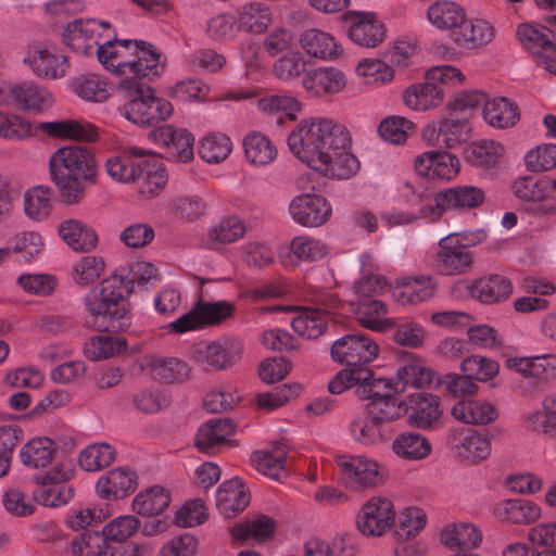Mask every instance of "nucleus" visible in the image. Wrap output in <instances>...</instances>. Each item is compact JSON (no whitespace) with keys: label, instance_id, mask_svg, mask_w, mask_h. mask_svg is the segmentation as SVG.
I'll return each mask as SVG.
<instances>
[{"label":"nucleus","instance_id":"obj_1","mask_svg":"<svg viewBox=\"0 0 556 556\" xmlns=\"http://www.w3.org/2000/svg\"><path fill=\"white\" fill-rule=\"evenodd\" d=\"M98 170L93 152L83 146L62 147L49 160L50 178L65 205L84 200L87 188L97 182Z\"/></svg>","mask_w":556,"mask_h":556},{"label":"nucleus","instance_id":"obj_2","mask_svg":"<svg viewBox=\"0 0 556 556\" xmlns=\"http://www.w3.org/2000/svg\"><path fill=\"white\" fill-rule=\"evenodd\" d=\"M135 278L127 280L123 276L111 275L101 280L85 296L86 309L99 331L117 332L128 325Z\"/></svg>","mask_w":556,"mask_h":556},{"label":"nucleus","instance_id":"obj_3","mask_svg":"<svg viewBox=\"0 0 556 556\" xmlns=\"http://www.w3.org/2000/svg\"><path fill=\"white\" fill-rule=\"evenodd\" d=\"M118 89L128 99L123 105V115L134 124L155 128L173 115V104L164 98L156 97L155 90L147 80L123 77L118 81Z\"/></svg>","mask_w":556,"mask_h":556},{"label":"nucleus","instance_id":"obj_4","mask_svg":"<svg viewBox=\"0 0 556 556\" xmlns=\"http://www.w3.org/2000/svg\"><path fill=\"white\" fill-rule=\"evenodd\" d=\"M330 127V119L302 121L288 136L290 151L303 163L314 168L327 155L320 148L325 132Z\"/></svg>","mask_w":556,"mask_h":556},{"label":"nucleus","instance_id":"obj_5","mask_svg":"<svg viewBox=\"0 0 556 556\" xmlns=\"http://www.w3.org/2000/svg\"><path fill=\"white\" fill-rule=\"evenodd\" d=\"M379 354L378 344L363 333H349L336 340L330 349L331 358L353 370H369L366 365Z\"/></svg>","mask_w":556,"mask_h":556},{"label":"nucleus","instance_id":"obj_6","mask_svg":"<svg viewBox=\"0 0 556 556\" xmlns=\"http://www.w3.org/2000/svg\"><path fill=\"white\" fill-rule=\"evenodd\" d=\"M349 39L363 48H376L387 37V27L375 12L349 10L341 15Z\"/></svg>","mask_w":556,"mask_h":556},{"label":"nucleus","instance_id":"obj_7","mask_svg":"<svg viewBox=\"0 0 556 556\" xmlns=\"http://www.w3.org/2000/svg\"><path fill=\"white\" fill-rule=\"evenodd\" d=\"M338 466L339 482L352 490L363 491L384 483L386 472L380 469L379 464L364 456L349 459L341 457Z\"/></svg>","mask_w":556,"mask_h":556},{"label":"nucleus","instance_id":"obj_8","mask_svg":"<svg viewBox=\"0 0 556 556\" xmlns=\"http://www.w3.org/2000/svg\"><path fill=\"white\" fill-rule=\"evenodd\" d=\"M73 476L70 465L58 464L51 470L35 476L34 480L42 488L34 492L36 501L47 507H59L73 497V489L63 484Z\"/></svg>","mask_w":556,"mask_h":556},{"label":"nucleus","instance_id":"obj_9","mask_svg":"<svg viewBox=\"0 0 556 556\" xmlns=\"http://www.w3.org/2000/svg\"><path fill=\"white\" fill-rule=\"evenodd\" d=\"M511 191L526 212L539 217L556 215V198L547 194L542 180L532 176L519 177L513 182Z\"/></svg>","mask_w":556,"mask_h":556},{"label":"nucleus","instance_id":"obj_10","mask_svg":"<svg viewBox=\"0 0 556 556\" xmlns=\"http://www.w3.org/2000/svg\"><path fill=\"white\" fill-rule=\"evenodd\" d=\"M393 503L387 497L375 496L363 504L356 515V527L366 536H381L395 523Z\"/></svg>","mask_w":556,"mask_h":556},{"label":"nucleus","instance_id":"obj_11","mask_svg":"<svg viewBox=\"0 0 556 556\" xmlns=\"http://www.w3.org/2000/svg\"><path fill=\"white\" fill-rule=\"evenodd\" d=\"M383 384L388 391L393 389L386 379L369 381L366 388V397L369 400L366 410L371 418L381 421L386 427L407 413V405L390 392L381 393L378 389Z\"/></svg>","mask_w":556,"mask_h":556},{"label":"nucleus","instance_id":"obj_12","mask_svg":"<svg viewBox=\"0 0 556 556\" xmlns=\"http://www.w3.org/2000/svg\"><path fill=\"white\" fill-rule=\"evenodd\" d=\"M148 137L161 146L168 157L184 163L193 160L194 137L188 129L163 125L151 130Z\"/></svg>","mask_w":556,"mask_h":556},{"label":"nucleus","instance_id":"obj_13","mask_svg":"<svg viewBox=\"0 0 556 556\" xmlns=\"http://www.w3.org/2000/svg\"><path fill=\"white\" fill-rule=\"evenodd\" d=\"M134 45L138 51L137 60L118 62V68L123 73H128L125 77H137L140 80L150 81L153 77L161 74V54L153 45L143 40H123L121 46L129 48Z\"/></svg>","mask_w":556,"mask_h":556},{"label":"nucleus","instance_id":"obj_14","mask_svg":"<svg viewBox=\"0 0 556 556\" xmlns=\"http://www.w3.org/2000/svg\"><path fill=\"white\" fill-rule=\"evenodd\" d=\"M289 212L293 220L304 227H318L331 216V205L320 194L303 193L292 199Z\"/></svg>","mask_w":556,"mask_h":556},{"label":"nucleus","instance_id":"obj_15","mask_svg":"<svg viewBox=\"0 0 556 556\" xmlns=\"http://www.w3.org/2000/svg\"><path fill=\"white\" fill-rule=\"evenodd\" d=\"M414 168L422 177L448 181L458 175L460 163L450 152L427 151L415 159Z\"/></svg>","mask_w":556,"mask_h":556},{"label":"nucleus","instance_id":"obj_16","mask_svg":"<svg viewBox=\"0 0 556 556\" xmlns=\"http://www.w3.org/2000/svg\"><path fill=\"white\" fill-rule=\"evenodd\" d=\"M397 356L402 358L403 365L396 370L397 381L393 387L395 393L404 392L407 386L422 389L432 383L435 372L422 359L409 352H400Z\"/></svg>","mask_w":556,"mask_h":556},{"label":"nucleus","instance_id":"obj_17","mask_svg":"<svg viewBox=\"0 0 556 556\" xmlns=\"http://www.w3.org/2000/svg\"><path fill=\"white\" fill-rule=\"evenodd\" d=\"M450 444L457 456L467 463L478 464L491 453L489 440L473 429H456L450 438Z\"/></svg>","mask_w":556,"mask_h":556},{"label":"nucleus","instance_id":"obj_18","mask_svg":"<svg viewBox=\"0 0 556 556\" xmlns=\"http://www.w3.org/2000/svg\"><path fill=\"white\" fill-rule=\"evenodd\" d=\"M36 130H40L48 137L61 140H75L81 142H96L99 139L98 128L85 121L62 119L56 122H43L37 124Z\"/></svg>","mask_w":556,"mask_h":556},{"label":"nucleus","instance_id":"obj_19","mask_svg":"<svg viewBox=\"0 0 556 556\" xmlns=\"http://www.w3.org/2000/svg\"><path fill=\"white\" fill-rule=\"evenodd\" d=\"M242 344L238 341L210 342L197 349L198 361L205 370H224L241 358Z\"/></svg>","mask_w":556,"mask_h":556},{"label":"nucleus","instance_id":"obj_20","mask_svg":"<svg viewBox=\"0 0 556 556\" xmlns=\"http://www.w3.org/2000/svg\"><path fill=\"white\" fill-rule=\"evenodd\" d=\"M472 264L473 255L467 245H451L448 239L440 242L434 260L438 273L446 276L463 275L471 269Z\"/></svg>","mask_w":556,"mask_h":556},{"label":"nucleus","instance_id":"obj_21","mask_svg":"<svg viewBox=\"0 0 556 556\" xmlns=\"http://www.w3.org/2000/svg\"><path fill=\"white\" fill-rule=\"evenodd\" d=\"M484 200L483 189L468 185L447 188L435 194V204L441 211L477 208Z\"/></svg>","mask_w":556,"mask_h":556},{"label":"nucleus","instance_id":"obj_22","mask_svg":"<svg viewBox=\"0 0 556 556\" xmlns=\"http://www.w3.org/2000/svg\"><path fill=\"white\" fill-rule=\"evenodd\" d=\"M250 492L237 477L220 484L216 493V507L226 518H233L245 509Z\"/></svg>","mask_w":556,"mask_h":556},{"label":"nucleus","instance_id":"obj_23","mask_svg":"<svg viewBox=\"0 0 556 556\" xmlns=\"http://www.w3.org/2000/svg\"><path fill=\"white\" fill-rule=\"evenodd\" d=\"M346 84L344 74L334 67H318L307 72L303 86L315 97L329 96L340 92Z\"/></svg>","mask_w":556,"mask_h":556},{"label":"nucleus","instance_id":"obj_24","mask_svg":"<svg viewBox=\"0 0 556 556\" xmlns=\"http://www.w3.org/2000/svg\"><path fill=\"white\" fill-rule=\"evenodd\" d=\"M409 403L413 410L407 418L409 426L419 429L435 427L442 414L438 395L418 392L409 395Z\"/></svg>","mask_w":556,"mask_h":556},{"label":"nucleus","instance_id":"obj_25","mask_svg":"<svg viewBox=\"0 0 556 556\" xmlns=\"http://www.w3.org/2000/svg\"><path fill=\"white\" fill-rule=\"evenodd\" d=\"M138 486L137 475L124 467L110 470L97 483V492L103 498H122Z\"/></svg>","mask_w":556,"mask_h":556},{"label":"nucleus","instance_id":"obj_26","mask_svg":"<svg viewBox=\"0 0 556 556\" xmlns=\"http://www.w3.org/2000/svg\"><path fill=\"white\" fill-rule=\"evenodd\" d=\"M9 94L14 104L25 111L42 112L53 105L51 92L31 83L12 86Z\"/></svg>","mask_w":556,"mask_h":556},{"label":"nucleus","instance_id":"obj_27","mask_svg":"<svg viewBox=\"0 0 556 556\" xmlns=\"http://www.w3.org/2000/svg\"><path fill=\"white\" fill-rule=\"evenodd\" d=\"M468 291L481 303L493 304L506 300L513 292V285L502 275H491L472 281Z\"/></svg>","mask_w":556,"mask_h":556},{"label":"nucleus","instance_id":"obj_28","mask_svg":"<svg viewBox=\"0 0 556 556\" xmlns=\"http://www.w3.org/2000/svg\"><path fill=\"white\" fill-rule=\"evenodd\" d=\"M350 147L333 151L325 155L314 167L327 177L348 179L359 169V162L350 151Z\"/></svg>","mask_w":556,"mask_h":556},{"label":"nucleus","instance_id":"obj_29","mask_svg":"<svg viewBox=\"0 0 556 556\" xmlns=\"http://www.w3.org/2000/svg\"><path fill=\"white\" fill-rule=\"evenodd\" d=\"M287 454L286 445L275 442L271 451H255L252 454V463L260 473L282 482L288 477L285 467Z\"/></svg>","mask_w":556,"mask_h":556},{"label":"nucleus","instance_id":"obj_30","mask_svg":"<svg viewBox=\"0 0 556 556\" xmlns=\"http://www.w3.org/2000/svg\"><path fill=\"white\" fill-rule=\"evenodd\" d=\"M58 231L62 240L76 252H90L98 244L97 232L77 219L63 220Z\"/></svg>","mask_w":556,"mask_h":556},{"label":"nucleus","instance_id":"obj_31","mask_svg":"<svg viewBox=\"0 0 556 556\" xmlns=\"http://www.w3.org/2000/svg\"><path fill=\"white\" fill-rule=\"evenodd\" d=\"M235 425L228 418H213L205 422L195 437V447L205 454H213L216 445L226 442L233 434Z\"/></svg>","mask_w":556,"mask_h":556},{"label":"nucleus","instance_id":"obj_32","mask_svg":"<svg viewBox=\"0 0 556 556\" xmlns=\"http://www.w3.org/2000/svg\"><path fill=\"white\" fill-rule=\"evenodd\" d=\"M387 305L380 300L372 298L361 299L355 308L357 321L365 328L384 331L395 326L393 319L387 318Z\"/></svg>","mask_w":556,"mask_h":556},{"label":"nucleus","instance_id":"obj_33","mask_svg":"<svg viewBox=\"0 0 556 556\" xmlns=\"http://www.w3.org/2000/svg\"><path fill=\"white\" fill-rule=\"evenodd\" d=\"M138 174L139 193L144 198H154L160 194L167 184V173L162 161L154 156L143 157Z\"/></svg>","mask_w":556,"mask_h":556},{"label":"nucleus","instance_id":"obj_34","mask_svg":"<svg viewBox=\"0 0 556 556\" xmlns=\"http://www.w3.org/2000/svg\"><path fill=\"white\" fill-rule=\"evenodd\" d=\"M58 444L49 437H36L27 441L20 451L21 462L29 468H43L52 463Z\"/></svg>","mask_w":556,"mask_h":556},{"label":"nucleus","instance_id":"obj_35","mask_svg":"<svg viewBox=\"0 0 556 556\" xmlns=\"http://www.w3.org/2000/svg\"><path fill=\"white\" fill-rule=\"evenodd\" d=\"M441 543L459 552L477 548L482 542L481 531L472 523L462 522L446 526L440 534Z\"/></svg>","mask_w":556,"mask_h":556},{"label":"nucleus","instance_id":"obj_36","mask_svg":"<svg viewBox=\"0 0 556 556\" xmlns=\"http://www.w3.org/2000/svg\"><path fill=\"white\" fill-rule=\"evenodd\" d=\"M149 375L157 381L165 383L182 382L189 378L188 365L178 358H163L150 356L146 359Z\"/></svg>","mask_w":556,"mask_h":556},{"label":"nucleus","instance_id":"obj_37","mask_svg":"<svg viewBox=\"0 0 556 556\" xmlns=\"http://www.w3.org/2000/svg\"><path fill=\"white\" fill-rule=\"evenodd\" d=\"M330 312L317 307H304L291 320L292 329L306 339H317L325 333Z\"/></svg>","mask_w":556,"mask_h":556},{"label":"nucleus","instance_id":"obj_38","mask_svg":"<svg viewBox=\"0 0 556 556\" xmlns=\"http://www.w3.org/2000/svg\"><path fill=\"white\" fill-rule=\"evenodd\" d=\"M494 37V28L483 20L467 21L452 33L454 42L460 47L473 49L489 43Z\"/></svg>","mask_w":556,"mask_h":556},{"label":"nucleus","instance_id":"obj_39","mask_svg":"<svg viewBox=\"0 0 556 556\" xmlns=\"http://www.w3.org/2000/svg\"><path fill=\"white\" fill-rule=\"evenodd\" d=\"M143 152L130 149L121 155L112 156L105 162L106 173L115 180L123 182L137 181L140 164H143Z\"/></svg>","mask_w":556,"mask_h":556},{"label":"nucleus","instance_id":"obj_40","mask_svg":"<svg viewBox=\"0 0 556 556\" xmlns=\"http://www.w3.org/2000/svg\"><path fill=\"white\" fill-rule=\"evenodd\" d=\"M451 413L455 419L471 425H486L498 417L496 407L482 401H459Z\"/></svg>","mask_w":556,"mask_h":556},{"label":"nucleus","instance_id":"obj_41","mask_svg":"<svg viewBox=\"0 0 556 556\" xmlns=\"http://www.w3.org/2000/svg\"><path fill=\"white\" fill-rule=\"evenodd\" d=\"M484 119L493 127H513L520 119L518 105L507 98L501 97L485 101Z\"/></svg>","mask_w":556,"mask_h":556},{"label":"nucleus","instance_id":"obj_42","mask_svg":"<svg viewBox=\"0 0 556 556\" xmlns=\"http://www.w3.org/2000/svg\"><path fill=\"white\" fill-rule=\"evenodd\" d=\"M444 90L435 83H419L404 91V102L413 110H429L443 101Z\"/></svg>","mask_w":556,"mask_h":556},{"label":"nucleus","instance_id":"obj_43","mask_svg":"<svg viewBox=\"0 0 556 556\" xmlns=\"http://www.w3.org/2000/svg\"><path fill=\"white\" fill-rule=\"evenodd\" d=\"M170 493L164 486L153 485L139 492L132 500V509L141 516H156L169 505Z\"/></svg>","mask_w":556,"mask_h":556},{"label":"nucleus","instance_id":"obj_44","mask_svg":"<svg viewBox=\"0 0 556 556\" xmlns=\"http://www.w3.org/2000/svg\"><path fill=\"white\" fill-rule=\"evenodd\" d=\"M301 47L314 58L323 60L334 59L339 55V46L334 38L319 29H307L300 37Z\"/></svg>","mask_w":556,"mask_h":556},{"label":"nucleus","instance_id":"obj_45","mask_svg":"<svg viewBox=\"0 0 556 556\" xmlns=\"http://www.w3.org/2000/svg\"><path fill=\"white\" fill-rule=\"evenodd\" d=\"M465 10L456 2L441 0L428 8L427 16L429 22L440 29H453V31L465 22Z\"/></svg>","mask_w":556,"mask_h":556},{"label":"nucleus","instance_id":"obj_46","mask_svg":"<svg viewBox=\"0 0 556 556\" xmlns=\"http://www.w3.org/2000/svg\"><path fill=\"white\" fill-rule=\"evenodd\" d=\"M270 23L269 9L260 2L242 5L237 17L238 29L253 34L264 33Z\"/></svg>","mask_w":556,"mask_h":556},{"label":"nucleus","instance_id":"obj_47","mask_svg":"<svg viewBox=\"0 0 556 556\" xmlns=\"http://www.w3.org/2000/svg\"><path fill=\"white\" fill-rule=\"evenodd\" d=\"M517 36L528 50H553L556 52V33L545 25L520 24Z\"/></svg>","mask_w":556,"mask_h":556},{"label":"nucleus","instance_id":"obj_48","mask_svg":"<svg viewBox=\"0 0 556 556\" xmlns=\"http://www.w3.org/2000/svg\"><path fill=\"white\" fill-rule=\"evenodd\" d=\"M393 451L405 459H422L431 452V444L420 433L407 431L397 435L393 442Z\"/></svg>","mask_w":556,"mask_h":556},{"label":"nucleus","instance_id":"obj_49","mask_svg":"<svg viewBox=\"0 0 556 556\" xmlns=\"http://www.w3.org/2000/svg\"><path fill=\"white\" fill-rule=\"evenodd\" d=\"M276 528V521L266 515H260L247 522L236 523L230 533L233 540L245 541L254 538L257 541H265L271 538Z\"/></svg>","mask_w":556,"mask_h":556},{"label":"nucleus","instance_id":"obj_50","mask_svg":"<svg viewBox=\"0 0 556 556\" xmlns=\"http://www.w3.org/2000/svg\"><path fill=\"white\" fill-rule=\"evenodd\" d=\"M247 160L254 165H266L277 156V149L268 137L261 132L249 134L243 140Z\"/></svg>","mask_w":556,"mask_h":556},{"label":"nucleus","instance_id":"obj_51","mask_svg":"<svg viewBox=\"0 0 556 556\" xmlns=\"http://www.w3.org/2000/svg\"><path fill=\"white\" fill-rule=\"evenodd\" d=\"M504 152L503 146L492 141L482 140L471 143L466 151L469 163L483 169L494 167Z\"/></svg>","mask_w":556,"mask_h":556},{"label":"nucleus","instance_id":"obj_52","mask_svg":"<svg viewBox=\"0 0 556 556\" xmlns=\"http://www.w3.org/2000/svg\"><path fill=\"white\" fill-rule=\"evenodd\" d=\"M52 208L51 189L47 186H35L24 194V211L34 220L46 218Z\"/></svg>","mask_w":556,"mask_h":556},{"label":"nucleus","instance_id":"obj_53","mask_svg":"<svg viewBox=\"0 0 556 556\" xmlns=\"http://www.w3.org/2000/svg\"><path fill=\"white\" fill-rule=\"evenodd\" d=\"M353 435L363 443H377L390 439L391 430L381 421H377L369 416L357 418L350 426Z\"/></svg>","mask_w":556,"mask_h":556},{"label":"nucleus","instance_id":"obj_54","mask_svg":"<svg viewBox=\"0 0 556 556\" xmlns=\"http://www.w3.org/2000/svg\"><path fill=\"white\" fill-rule=\"evenodd\" d=\"M470 128L466 118H442L438 123V138L447 149L460 146L468 139Z\"/></svg>","mask_w":556,"mask_h":556},{"label":"nucleus","instance_id":"obj_55","mask_svg":"<svg viewBox=\"0 0 556 556\" xmlns=\"http://www.w3.org/2000/svg\"><path fill=\"white\" fill-rule=\"evenodd\" d=\"M257 108L267 114H278L277 124H282L285 117L293 121L300 111V102L292 97L271 96L257 101Z\"/></svg>","mask_w":556,"mask_h":556},{"label":"nucleus","instance_id":"obj_56","mask_svg":"<svg viewBox=\"0 0 556 556\" xmlns=\"http://www.w3.org/2000/svg\"><path fill=\"white\" fill-rule=\"evenodd\" d=\"M71 548L78 556H104L110 545L103 531H85L72 541Z\"/></svg>","mask_w":556,"mask_h":556},{"label":"nucleus","instance_id":"obj_57","mask_svg":"<svg viewBox=\"0 0 556 556\" xmlns=\"http://www.w3.org/2000/svg\"><path fill=\"white\" fill-rule=\"evenodd\" d=\"M405 290L400 294L401 302L417 304L434 295L437 285L431 276L408 277L404 282Z\"/></svg>","mask_w":556,"mask_h":556},{"label":"nucleus","instance_id":"obj_58","mask_svg":"<svg viewBox=\"0 0 556 556\" xmlns=\"http://www.w3.org/2000/svg\"><path fill=\"white\" fill-rule=\"evenodd\" d=\"M115 458V450L106 444H93L86 447L79 455V466L86 471H97L110 466Z\"/></svg>","mask_w":556,"mask_h":556},{"label":"nucleus","instance_id":"obj_59","mask_svg":"<svg viewBox=\"0 0 556 556\" xmlns=\"http://www.w3.org/2000/svg\"><path fill=\"white\" fill-rule=\"evenodd\" d=\"M500 515L514 523H531L541 515V509L531 501L508 500L502 504Z\"/></svg>","mask_w":556,"mask_h":556},{"label":"nucleus","instance_id":"obj_60","mask_svg":"<svg viewBox=\"0 0 556 556\" xmlns=\"http://www.w3.org/2000/svg\"><path fill=\"white\" fill-rule=\"evenodd\" d=\"M30 66L38 76L56 78L65 72L66 58L42 49L35 52L30 59Z\"/></svg>","mask_w":556,"mask_h":556},{"label":"nucleus","instance_id":"obj_61","mask_svg":"<svg viewBox=\"0 0 556 556\" xmlns=\"http://www.w3.org/2000/svg\"><path fill=\"white\" fill-rule=\"evenodd\" d=\"M231 149L232 143L226 135L213 134L203 138L198 153L207 163H219L228 157Z\"/></svg>","mask_w":556,"mask_h":556},{"label":"nucleus","instance_id":"obj_62","mask_svg":"<svg viewBox=\"0 0 556 556\" xmlns=\"http://www.w3.org/2000/svg\"><path fill=\"white\" fill-rule=\"evenodd\" d=\"M500 370L496 361L479 355H471L463 359L460 371L469 374L476 381L488 382L493 379Z\"/></svg>","mask_w":556,"mask_h":556},{"label":"nucleus","instance_id":"obj_63","mask_svg":"<svg viewBox=\"0 0 556 556\" xmlns=\"http://www.w3.org/2000/svg\"><path fill=\"white\" fill-rule=\"evenodd\" d=\"M105 263L101 256L86 255L73 267L74 281L83 287L93 283L104 271Z\"/></svg>","mask_w":556,"mask_h":556},{"label":"nucleus","instance_id":"obj_64","mask_svg":"<svg viewBox=\"0 0 556 556\" xmlns=\"http://www.w3.org/2000/svg\"><path fill=\"white\" fill-rule=\"evenodd\" d=\"M415 129V124L401 116L386 117L378 127L380 137L391 143L400 144Z\"/></svg>","mask_w":556,"mask_h":556}]
</instances>
